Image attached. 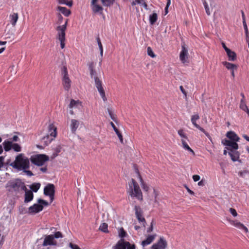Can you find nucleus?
<instances>
[{"label":"nucleus","mask_w":249,"mask_h":249,"mask_svg":"<svg viewBox=\"0 0 249 249\" xmlns=\"http://www.w3.org/2000/svg\"><path fill=\"white\" fill-rule=\"evenodd\" d=\"M188 142H189V141H185V140H181V143H182V146L183 148L185 150H187L188 151H189L190 153H191L193 155L195 156V153L194 151V150L192 149H191L189 145L188 144V143H187Z\"/></svg>","instance_id":"29"},{"label":"nucleus","mask_w":249,"mask_h":249,"mask_svg":"<svg viewBox=\"0 0 249 249\" xmlns=\"http://www.w3.org/2000/svg\"><path fill=\"white\" fill-rule=\"evenodd\" d=\"M41 167L39 168V171H40L41 172H42L43 173H45L47 172L48 168H47V166L46 165L44 164L43 166H41Z\"/></svg>","instance_id":"50"},{"label":"nucleus","mask_w":249,"mask_h":249,"mask_svg":"<svg viewBox=\"0 0 249 249\" xmlns=\"http://www.w3.org/2000/svg\"><path fill=\"white\" fill-rule=\"evenodd\" d=\"M229 155L230 156L231 160L233 161H235L238 160L239 158V154L237 152L230 151L228 152Z\"/></svg>","instance_id":"32"},{"label":"nucleus","mask_w":249,"mask_h":249,"mask_svg":"<svg viewBox=\"0 0 249 249\" xmlns=\"http://www.w3.org/2000/svg\"><path fill=\"white\" fill-rule=\"evenodd\" d=\"M10 21L12 25L14 27L15 26L17 22L18 18V14L17 13H14L9 16Z\"/></svg>","instance_id":"26"},{"label":"nucleus","mask_w":249,"mask_h":249,"mask_svg":"<svg viewBox=\"0 0 249 249\" xmlns=\"http://www.w3.org/2000/svg\"><path fill=\"white\" fill-rule=\"evenodd\" d=\"M127 241H125L124 239H121L113 247V249H126V243H127Z\"/></svg>","instance_id":"24"},{"label":"nucleus","mask_w":249,"mask_h":249,"mask_svg":"<svg viewBox=\"0 0 249 249\" xmlns=\"http://www.w3.org/2000/svg\"><path fill=\"white\" fill-rule=\"evenodd\" d=\"M67 20L65 22V24L62 26H58L56 27V30L57 32L56 35V38L59 40L65 39L66 37V30L67 28Z\"/></svg>","instance_id":"9"},{"label":"nucleus","mask_w":249,"mask_h":249,"mask_svg":"<svg viewBox=\"0 0 249 249\" xmlns=\"http://www.w3.org/2000/svg\"><path fill=\"white\" fill-rule=\"evenodd\" d=\"M156 236V234H153V235H148L145 240H144L142 242L141 245L143 247H145L147 245H149L154 241Z\"/></svg>","instance_id":"21"},{"label":"nucleus","mask_w":249,"mask_h":249,"mask_svg":"<svg viewBox=\"0 0 249 249\" xmlns=\"http://www.w3.org/2000/svg\"><path fill=\"white\" fill-rule=\"evenodd\" d=\"M90 75L92 77L93 76H94V78L96 76V71L94 70V69H92V70H90Z\"/></svg>","instance_id":"63"},{"label":"nucleus","mask_w":249,"mask_h":249,"mask_svg":"<svg viewBox=\"0 0 249 249\" xmlns=\"http://www.w3.org/2000/svg\"><path fill=\"white\" fill-rule=\"evenodd\" d=\"M107 224L104 223H102L101 226H100L99 230H100L101 231L104 232H107L108 230H107Z\"/></svg>","instance_id":"42"},{"label":"nucleus","mask_w":249,"mask_h":249,"mask_svg":"<svg viewBox=\"0 0 249 249\" xmlns=\"http://www.w3.org/2000/svg\"><path fill=\"white\" fill-rule=\"evenodd\" d=\"M94 81L95 84V86L98 89L99 93L105 92L104 88L102 87V81L99 79L98 77H94Z\"/></svg>","instance_id":"23"},{"label":"nucleus","mask_w":249,"mask_h":249,"mask_svg":"<svg viewBox=\"0 0 249 249\" xmlns=\"http://www.w3.org/2000/svg\"><path fill=\"white\" fill-rule=\"evenodd\" d=\"M231 223L235 227L244 230L246 232L248 231L247 228L245 227L243 224L239 222H238L237 221L232 220L231 221Z\"/></svg>","instance_id":"27"},{"label":"nucleus","mask_w":249,"mask_h":249,"mask_svg":"<svg viewBox=\"0 0 249 249\" xmlns=\"http://www.w3.org/2000/svg\"><path fill=\"white\" fill-rule=\"evenodd\" d=\"M57 128L53 124H50L48 127V133L42 139L46 145L50 143L56 136Z\"/></svg>","instance_id":"4"},{"label":"nucleus","mask_w":249,"mask_h":249,"mask_svg":"<svg viewBox=\"0 0 249 249\" xmlns=\"http://www.w3.org/2000/svg\"><path fill=\"white\" fill-rule=\"evenodd\" d=\"M154 223V220H153L151 223L150 226L147 230V232L150 233L153 231Z\"/></svg>","instance_id":"52"},{"label":"nucleus","mask_w":249,"mask_h":249,"mask_svg":"<svg viewBox=\"0 0 249 249\" xmlns=\"http://www.w3.org/2000/svg\"><path fill=\"white\" fill-rule=\"evenodd\" d=\"M13 143L12 141H10L9 140L4 141L2 143L4 150L5 151H9L11 150L12 148Z\"/></svg>","instance_id":"30"},{"label":"nucleus","mask_w":249,"mask_h":249,"mask_svg":"<svg viewBox=\"0 0 249 249\" xmlns=\"http://www.w3.org/2000/svg\"><path fill=\"white\" fill-rule=\"evenodd\" d=\"M170 3H171L170 0H168L166 6L165 8V14H167L168 13V8L170 4Z\"/></svg>","instance_id":"62"},{"label":"nucleus","mask_w":249,"mask_h":249,"mask_svg":"<svg viewBox=\"0 0 249 249\" xmlns=\"http://www.w3.org/2000/svg\"><path fill=\"white\" fill-rule=\"evenodd\" d=\"M49 160L48 156L44 154H38L32 156L30 158L31 162L37 166H43L45 162Z\"/></svg>","instance_id":"5"},{"label":"nucleus","mask_w":249,"mask_h":249,"mask_svg":"<svg viewBox=\"0 0 249 249\" xmlns=\"http://www.w3.org/2000/svg\"><path fill=\"white\" fill-rule=\"evenodd\" d=\"M136 216L142 215L143 212L140 206L136 205L134 207Z\"/></svg>","instance_id":"39"},{"label":"nucleus","mask_w":249,"mask_h":249,"mask_svg":"<svg viewBox=\"0 0 249 249\" xmlns=\"http://www.w3.org/2000/svg\"><path fill=\"white\" fill-rule=\"evenodd\" d=\"M229 211L234 217H236L237 216V213L236 212V210L234 209L231 208L229 209Z\"/></svg>","instance_id":"51"},{"label":"nucleus","mask_w":249,"mask_h":249,"mask_svg":"<svg viewBox=\"0 0 249 249\" xmlns=\"http://www.w3.org/2000/svg\"><path fill=\"white\" fill-rule=\"evenodd\" d=\"M79 106H81V102L79 100H74L71 99L70 103L69 105V107L70 108V113L71 115L74 114V111L72 110L73 107H77Z\"/></svg>","instance_id":"17"},{"label":"nucleus","mask_w":249,"mask_h":249,"mask_svg":"<svg viewBox=\"0 0 249 249\" xmlns=\"http://www.w3.org/2000/svg\"><path fill=\"white\" fill-rule=\"evenodd\" d=\"M178 133L179 136L181 137V140L185 141H189L187 136L184 133V130L182 129H180L178 131Z\"/></svg>","instance_id":"33"},{"label":"nucleus","mask_w":249,"mask_h":249,"mask_svg":"<svg viewBox=\"0 0 249 249\" xmlns=\"http://www.w3.org/2000/svg\"><path fill=\"white\" fill-rule=\"evenodd\" d=\"M239 107H240V109H241L242 110H243V111H246V112L248 110H249V108H248L247 106L246 105L245 101V100H243V99H241V100L240 101Z\"/></svg>","instance_id":"35"},{"label":"nucleus","mask_w":249,"mask_h":249,"mask_svg":"<svg viewBox=\"0 0 249 249\" xmlns=\"http://www.w3.org/2000/svg\"><path fill=\"white\" fill-rule=\"evenodd\" d=\"M222 63L228 70L231 71V76L234 79L235 77L234 71L237 70V65L227 61H223Z\"/></svg>","instance_id":"15"},{"label":"nucleus","mask_w":249,"mask_h":249,"mask_svg":"<svg viewBox=\"0 0 249 249\" xmlns=\"http://www.w3.org/2000/svg\"><path fill=\"white\" fill-rule=\"evenodd\" d=\"M69 247L71 249H81L77 245L70 243Z\"/></svg>","instance_id":"53"},{"label":"nucleus","mask_w":249,"mask_h":249,"mask_svg":"<svg viewBox=\"0 0 249 249\" xmlns=\"http://www.w3.org/2000/svg\"><path fill=\"white\" fill-rule=\"evenodd\" d=\"M19 140V138L17 135H14L12 138L10 139V141H12V142H18Z\"/></svg>","instance_id":"54"},{"label":"nucleus","mask_w":249,"mask_h":249,"mask_svg":"<svg viewBox=\"0 0 249 249\" xmlns=\"http://www.w3.org/2000/svg\"><path fill=\"white\" fill-rule=\"evenodd\" d=\"M97 43L100 49V53L101 56H103V48L99 37L97 38Z\"/></svg>","instance_id":"44"},{"label":"nucleus","mask_w":249,"mask_h":249,"mask_svg":"<svg viewBox=\"0 0 249 249\" xmlns=\"http://www.w3.org/2000/svg\"><path fill=\"white\" fill-rule=\"evenodd\" d=\"M53 239L55 238H62L63 235L62 233L60 231H57L54 234H53Z\"/></svg>","instance_id":"48"},{"label":"nucleus","mask_w":249,"mask_h":249,"mask_svg":"<svg viewBox=\"0 0 249 249\" xmlns=\"http://www.w3.org/2000/svg\"><path fill=\"white\" fill-rule=\"evenodd\" d=\"M56 245L57 242L53 239V234L45 235L44 241L42 244L43 247L47 246H56Z\"/></svg>","instance_id":"12"},{"label":"nucleus","mask_w":249,"mask_h":249,"mask_svg":"<svg viewBox=\"0 0 249 249\" xmlns=\"http://www.w3.org/2000/svg\"><path fill=\"white\" fill-rule=\"evenodd\" d=\"M22 170L27 176L30 177L33 176V174L31 171L28 170L27 169H23Z\"/></svg>","instance_id":"56"},{"label":"nucleus","mask_w":249,"mask_h":249,"mask_svg":"<svg viewBox=\"0 0 249 249\" xmlns=\"http://www.w3.org/2000/svg\"><path fill=\"white\" fill-rule=\"evenodd\" d=\"M126 249H135L136 246L135 244H131L129 242H127L126 243Z\"/></svg>","instance_id":"49"},{"label":"nucleus","mask_w":249,"mask_h":249,"mask_svg":"<svg viewBox=\"0 0 249 249\" xmlns=\"http://www.w3.org/2000/svg\"><path fill=\"white\" fill-rule=\"evenodd\" d=\"M115 0H101L102 3L105 6L109 7L114 3Z\"/></svg>","instance_id":"38"},{"label":"nucleus","mask_w":249,"mask_h":249,"mask_svg":"<svg viewBox=\"0 0 249 249\" xmlns=\"http://www.w3.org/2000/svg\"><path fill=\"white\" fill-rule=\"evenodd\" d=\"M10 71H11V72L13 74H15L17 71H16V70L15 69V67L14 66V65H12L10 67Z\"/></svg>","instance_id":"58"},{"label":"nucleus","mask_w":249,"mask_h":249,"mask_svg":"<svg viewBox=\"0 0 249 249\" xmlns=\"http://www.w3.org/2000/svg\"><path fill=\"white\" fill-rule=\"evenodd\" d=\"M10 165L18 171L28 169L30 167V161L27 157L21 153L16 156L15 161Z\"/></svg>","instance_id":"2"},{"label":"nucleus","mask_w":249,"mask_h":249,"mask_svg":"<svg viewBox=\"0 0 249 249\" xmlns=\"http://www.w3.org/2000/svg\"><path fill=\"white\" fill-rule=\"evenodd\" d=\"M25 191L24 203H27L31 201L34 197V194L31 190H24Z\"/></svg>","instance_id":"20"},{"label":"nucleus","mask_w":249,"mask_h":249,"mask_svg":"<svg viewBox=\"0 0 249 249\" xmlns=\"http://www.w3.org/2000/svg\"><path fill=\"white\" fill-rule=\"evenodd\" d=\"M38 204H34L30 206L29 209V213L31 214L36 213L41 211L43 209V206H47L49 203L46 200L39 198L37 200Z\"/></svg>","instance_id":"6"},{"label":"nucleus","mask_w":249,"mask_h":249,"mask_svg":"<svg viewBox=\"0 0 249 249\" xmlns=\"http://www.w3.org/2000/svg\"><path fill=\"white\" fill-rule=\"evenodd\" d=\"M57 9L66 17H68L71 14V11L67 9L66 7L59 6L57 7Z\"/></svg>","instance_id":"31"},{"label":"nucleus","mask_w":249,"mask_h":249,"mask_svg":"<svg viewBox=\"0 0 249 249\" xmlns=\"http://www.w3.org/2000/svg\"><path fill=\"white\" fill-rule=\"evenodd\" d=\"M226 136L231 141L235 142H238L239 140V137L235 134V133L232 131L228 132L226 134Z\"/></svg>","instance_id":"25"},{"label":"nucleus","mask_w":249,"mask_h":249,"mask_svg":"<svg viewBox=\"0 0 249 249\" xmlns=\"http://www.w3.org/2000/svg\"><path fill=\"white\" fill-rule=\"evenodd\" d=\"M6 188L9 192H14L16 194L20 193L24 190H27L25 183L18 178L9 181Z\"/></svg>","instance_id":"3"},{"label":"nucleus","mask_w":249,"mask_h":249,"mask_svg":"<svg viewBox=\"0 0 249 249\" xmlns=\"http://www.w3.org/2000/svg\"><path fill=\"white\" fill-rule=\"evenodd\" d=\"M243 25L245 31L246 37L249 36V33L246 21H243Z\"/></svg>","instance_id":"46"},{"label":"nucleus","mask_w":249,"mask_h":249,"mask_svg":"<svg viewBox=\"0 0 249 249\" xmlns=\"http://www.w3.org/2000/svg\"><path fill=\"white\" fill-rule=\"evenodd\" d=\"M62 84L63 85L64 89L68 91L71 86V80H70L67 68L64 67L62 69Z\"/></svg>","instance_id":"7"},{"label":"nucleus","mask_w":249,"mask_h":249,"mask_svg":"<svg viewBox=\"0 0 249 249\" xmlns=\"http://www.w3.org/2000/svg\"><path fill=\"white\" fill-rule=\"evenodd\" d=\"M12 149L15 152H20L21 151V147L19 144L17 143H13L12 145Z\"/></svg>","instance_id":"40"},{"label":"nucleus","mask_w":249,"mask_h":249,"mask_svg":"<svg viewBox=\"0 0 249 249\" xmlns=\"http://www.w3.org/2000/svg\"><path fill=\"white\" fill-rule=\"evenodd\" d=\"M55 193V187L53 184L49 183L44 189V194L45 196H49L51 202H53L54 199Z\"/></svg>","instance_id":"8"},{"label":"nucleus","mask_w":249,"mask_h":249,"mask_svg":"<svg viewBox=\"0 0 249 249\" xmlns=\"http://www.w3.org/2000/svg\"><path fill=\"white\" fill-rule=\"evenodd\" d=\"M136 172L137 174V176H138V178L140 179V184H141V185L142 189L144 191L147 192L149 189V186L144 182L138 169H136Z\"/></svg>","instance_id":"18"},{"label":"nucleus","mask_w":249,"mask_h":249,"mask_svg":"<svg viewBox=\"0 0 249 249\" xmlns=\"http://www.w3.org/2000/svg\"><path fill=\"white\" fill-rule=\"evenodd\" d=\"M59 4H66L71 7L72 5V1L71 0H57Z\"/></svg>","instance_id":"36"},{"label":"nucleus","mask_w":249,"mask_h":249,"mask_svg":"<svg viewBox=\"0 0 249 249\" xmlns=\"http://www.w3.org/2000/svg\"><path fill=\"white\" fill-rule=\"evenodd\" d=\"M200 176L197 175H195L193 176V179L194 181H197L200 179Z\"/></svg>","instance_id":"60"},{"label":"nucleus","mask_w":249,"mask_h":249,"mask_svg":"<svg viewBox=\"0 0 249 249\" xmlns=\"http://www.w3.org/2000/svg\"><path fill=\"white\" fill-rule=\"evenodd\" d=\"M98 0H91V7L93 12L100 15L103 14V7L97 3Z\"/></svg>","instance_id":"11"},{"label":"nucleus","mask_w":249,"mask_h":249,"mask_svg":"<svg viewBox=\"0 0 249 249\" xmlns=\"http://www.w3.org/2000/svg\"><path fill=\"white\" fill-rule=\"evenodd\" d=\"M167 246L166 241L162 237H160L157 243L153 244L151 249H165Z\"/></svg>","instance_id":"14"},{"label":"nucleus","mask_w":249,"mask_h":249,"mask_svg":"<svg viewBox=\"0 0 249 249\" xmlns=\"http://www.w3.org/2000/svg\"><path fill=\"white\" fill-rule=\"evenodd\" d=\"M107 111L109 114V116L110 117L111 119L114 121L115 122L117 123V117L114 114L111 110V109L108 108H107Z\"/></svg>","instance_id":"41"},{"label":"nucleus","mask_w":249,"mask_h":249,"mask_svg":"<svg viewBox=\"0 0 249 249\" xmlns=\"http://www.w3.org/2000/svg\"><path fill=\"white\" fill-rule=\"evenodd\" d=\"M147 54L149 56H151L152 58H154L156 57V55L154 54L152 49L150 47H148L147 48Z\"/></svg>","instance_id":"47"},{"label":"nucleus","mask_w":249,"mask_h":249,"mask_svg":"<svg viewBox=\"0 0 249 249\" xmlns=\"http://www.w3.org/2000/svg\"><path fill=\"white\" fill-rule=\"evenodd\" d=\"M199 119V116L198 114H195L191 117V122L200 131L203 130V128L196 124V121Z\"/></svg>","instance_id":"22"},{"label":"nucleus","mask_w":249,"mask_h":249,"mask_svg":"<svg viewBox=\"0 0 249 249\" xmlns=\"http://www.w3.org/2000/svg\"><path fill=\"white\" fill-rule=\"evenodd\" d=\"M181 49L182 50L179 54V58L182 63H185L187 62L188 58V51L185 47L184 43L182 44Z\"/></svg>","instance_id":"13"},{"label":"nucleus","mask_w":249,"mask_h":249,"mask_svg":"<svg viewBox=\"0 0 249 249\" xmlns=\"http://www.w3.org/2000/svg\"><path fill=\"white\" fill-rule=\"evenodd\" d=\"M65 40H66V39L59 40L60 42V46H61V49H63L65 48Z\"/></svg>","instance_id":"59"},{"label":"nucleus","mask_w":249,"mask_h":249,"mask_svg":"<svg viewBox=\"0 0 249 249\" xmlns=\"http://www.w3.org/2000/svg\"><path fill=\"white\" fill-rule=\"evenodd\" d=\"M79 126V121L78 120L74 119L71 120L70 126L71 131L73 134L75 133L76 130L78 128Z\"/></svg>","instance_id":"19"},{"label":"nucleus","mask_w":249,"mask_h":249,"mask_svg":"<svg viewBox=\"0 0 249 249\" xmlns=\"http://www.w3.org/2000/svg\"><path fill=\"white\" fill-rule=\"evenodd\" d=\"M185 188H186V189L187 190V192L191 195H195V193L192 191L191 190H190L189 187L187 186V185H185Z\"/></svg>","instance_id":"61"},{"label":"nucleus","mask_w":249,"mask_h":249,"mask_svg":"<svg viewBox=\"0 0 249 249\" xmlns=\"http://www.w3.org/2000/svg\"><path fill=\"white\" fill-rule=\"evenodd\" d=\"M179 89L181 90V91L182 92V93L184 94V95L185 96V97H187V92H186V91L184 90V89H183V87L182 86H180L179 87Z\"/></svg>","instance_id":"64"},{"label":"nucleus","mask_w":249,"mask_h":249,"mask_svg":"<svg viewBox=\"0 0 249 249\" xmlns=\"http://www.w3.org/2000/svg\"><path fill=\"white\" fill-rule=\"evenodd\" d=\"M229 61H234L236 60L237 56L236 53L231 50L230 49L226 52Z\"/></svg>","instance_id":"28"},{"label":"nucleus","mask_w":249,"mask_h":249,"mask_svg":"<svg viewBox=\"0 0 249 249\" xmlns=\"http://www.w3.org/2000/svg\"><path fill=\"white\" fill-rule=\"evenodd\" d=\"M160 194V191L158 188L153 187L152 195L149 196L150 200L153 201L154 204H159V196Z\"/></svg>","instance_id":"16"},{"label":"nucleus","mask_w":249,"mask_h":249,"mask_svg":"<svg viewBox=\"0 0 249 249\" xmlns=\"http://www.w3.org/2000/svg\"><path fill=\"white\" fill-rule=\"evenodd\" d=\"M100 94V96L102 97L103 101L104 102H106L107 101V99L106 96L105 91L104 92L101 93Z\"/></svg>","instance_id":"55"},{"label":"nucleus","mask_w":249,"mask_h":249,"mask_svg":"<svg viewBox=\"0 0 249 249\" xmlns=\"http://www.w3.org/2000/svg\"><path fill=\"white\" fill-rule=\"evenodd\" d=\"M222 143L225 145L228 146L229 148H226L228 150L232 151L233 150H237L238 148V145L236 142L230 141L227 139H224L222 141Z\"/></svg>","instance_id":"10"},{"label":"nucleus","mask_w":249,"mask_h":249,"mask_svg":"<svg viewBox=\"0 0 249 249\" xmlns=\"http://www.w3.org/2000/svg\"><path fill=\"white\" fill-rule=\"evenodd\" d=\"M158 18L157 14L156 13H153L149 16L150 23L151 24H154L157 21Z\"/></svg>","instance_id":"34"},{"label":"nucleus","mask_w":249,"mask_h":249,"mask_svg":"<svg viewBox=\"0 0 249 249\" xmlns=\"http://www.w3.org/2000/svg\"><path fill=\"white\" fill-rule=\"evenodd\" d=\"M119 235L122 238L126 236V233L123 228L120 229L119 231Z\"/></svg>","instance_id":"45"},{"label":"nucleus","mask_w":249,"mask_h":249,"mask_svg":"<svg viewBox=\"0 0 249 249\" xmlns=\"http://www.w3.org/2000/svg\"><path fill=\"white\" fill-rule=\"evenodd\" d=\"M40 187V184L39 183H34L31 186V189L34 192H36Z\"/></svg>","instance_id":"37"},{"label":"nucleus","mask_w":249,"mask_h":249,"mask_svg":"<svg viewBox=\"0 0 249 249\" xmlns=\"http://www.w3.org/2000/svg\"><path fill=\"white\" fill-rule=\"evenodd\" d=\"M128 187L127 188V192L131 197H135L138 200L142 201L143 196L140 187L136 180L131 178L128 183Z\"/></svg>","instance_id":"1"},{"label":"nucleus","mask_w":249,"mask_h":249,"mask_svg":"<svg viewBox=\"0 0 249 249\" xmlns=\"http://www.w3.org/2000/svg\"><path fill=\"white\" fill-rule=\"evenodd\" d=\"M142 1H143V0H135L132 2V5L141 4Z\"/></svg>","instance_id":"57"},{"label":"nucleus","mask_w":249,"mask_h":249,"mask_svg":"<svg viewBox=\"0 0 249 249\" xmlns=\"http://www.w3.org/2000/svg\"><path fill=\"white\" fill-rule=\"evenodd\" d=\"M137 218L138 219L139 222H141L142 223V225L143 227H145L146 225V221L145 218L142 216V215L136 216Z\"/></svg>","instance_id":"43"}]
</instances>
